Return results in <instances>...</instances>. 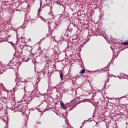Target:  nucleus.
<instances>
[{
  "label": "nucleus",
  "instance_id": "f257e3e1",
  "mask_svg": "<svg viewBox=\"0 0 128 128\" xmlns=\"http://www.w3.org/2000/svg\"><path fill=\"white\" fill-rule=\"evenodd\" d=\"M16 78H15V82H16V84L13 90H20L22 88H24V86H26V83L24 82H22V80L20 79V76L18 74L16 75Z\"/></svg>",
  "mask_w": 128,
  "mask_h": 128
},
{
  "label": "nucleus",
  "instance_id": "f03ea898",
  "mask_svg": "<svg viewBox=\"0 0 128 128\" xmlns=\"http://www.w3.org/2000/svg\"><path fill=\"white\" fill-rule=\"evenodd\" d=\"M60 104L64 110L68 108V110H72L74 108V106L76 104V100H73L70 103H66L65 105L64 102H60Z\"/></svg>",
  "mask_w": 128,
  "mask_h": 128
},
{
  "label": "nucleus",
  "instance_id": "7ed1b4c3",
  "mask_svg": "<svg viewBox=\"0 0 128 128\" xmlns=\"http://www.w3.org/2000/svg\"><path fill=\"white\" fill-rule=\"evenodd\" d=\"M32 100V97L30 96V94L29 93H27L24 94L23 96V98L22 100V102H30Z\"/></svg>",
  "mask_w": 128,
  "mask_h": 128
},
{
  "label": "nucleus",
  "instance_id": "20e7f679",
  "mask_svg": "<svg viewBox=\"0 0 128 128\" xmlns=\"http://www.w3.org/2000/svg\"><path fill=\"white\" fill-rule=\"evenodd\" d=\"M72 32V28H68L66 30L65 34H64V37H62V40H66V37L68 38L70 36V34Z\"/></svg>",
  "mask_w": 128,
  "mask_h": 128
},
{
  "label": "nucleus",
  "instance_id": "39448f33",
  "mask_svg": "<svg viewBox=\"0 0 128 128\" xmlns=\"http://www.w3.org/2000/svg\"><path fill=\"white\" fill-rule=\"evenodd\" d=\"M31 94L34 96H37V98H38V96H40V91L38 90V89H34L32 92Z\"/></svg>",
  "mask_w": 128,
  "mask_h": 128
},
{
  "label": "nucleus",
  "instance_id": "423d86ee",
  "mask_svg": "<svg viewBox=\"0 0 128 128\" xmlns=\"http://www.w3.org/2000/svg\"><path fill=\"white\" fill-rule=\"evenodd\" d=\"M48 104L46 102H44V103L42 104V108L43 110H46V108H48Z\"/></svg>",
  "mask_w": 128,
  "mask_h": 128
},
{
  "label": "nucleus",
  "instance_id": "0eeeda50",
  "mask_svg": "<svg viewBox=\"0 0 128 128\" xmlns=\"http://www.w3.org/2000/svg\"><path fill=\"white\" fill-rule=\"evenodd\" d=\"M18 112H22L24 110V108L22 106H18Z\"/></svg>",
  "mask_w": 128,
  "mask_h": 128
},
{
  "label": "nucleus",
  "instance_id": "6e6552de",
  "mask_svg": "<svg viewBox=\"0 0 128 128\" xmlns=\"http://www.w3.org/2000/svg\"><path fill=\"white\" fill-rule=\"evenodd\" d=\"M59 74H60V80H62V78L64 76V73H62V72H59Z\"/></svg>",
  "mask_w": 128,
  "mask_h": 128
},
{
  "label": "nucleus",
  "instance_id": "1a4fd4ad",
  "mask_svg": "<svg viewBox=\"0 0 128 128\" xmlns=\"http://www.w3.org/2000/svg\"><path fill=\"white\" fill-rule=\"evenodd\" d=\"M27 50H28L29 52H32V48L30 46H28L27 48Z\"/></svg>",
  "mask_w": 128,
  "mask_h": 128
},
{
  "label": "nucleus",
  "instance_id": "9d476101",
  "mask_svg": "<svg viewBox=\"0 0 128 128\" xmlns=\"http://www.w3.org/2000/svg\"><path fill=\"white\" fill-rule=\"evenodd\" d=\"M84 72H86V70L84 69H82L80 72V74H84Z\"/></svg>",
  "mask_w": 128,
  "mask_h": 128
},
{
  "label": "nucleus",
  "instance_id": "9b49d317",
  "mask_svg": "<svg viewBox=\"0 0 128 128\" xmlns=\"http://www.w3.org/2000/svg\"><path fill=\"white\" fill-rule=\"evenodd\" d=\"M44 22H45L46 24H48V28L50 30V22H48V21L46 20H45L44 21Z\"/></svg>",
  "mask_w": 128,
  "mask_h": 128
},
{
  "label": "nucleus",
  "instance_id": "f8f14e48",
  "mask_svg": "<svg viewBox=\"0 0 128 128\" xmlns=\"http://www.w3.org/2000/svg\"><path fill=\"white\" fill-rule=\"evenodd\" d=\"M121 44H124V46H128V41L124 42H122Z\"/></svg>",
  "mask_w": 128,
  "mask_h": 128
},
{
  "label": "nucleus",
  "instance_id": "ddd939ff",
  "mask_svg": "<svg viewBox=\"0 0 128 128\" xmlns=\"http://www.w3.org/2000/svg\"><path fill=\"white\" fill-rule=\"evenodd\" d=\"M11 100L14 101L15 100L16 98H14V95H11Z\"/></svg>",
  "mask_w": 128,
  "mask_h": 128
},
{
  "label": "nucleus",
  "instance_id": "4468645a",
  "mask_svg": "<svg viewBox=\"0 0 128 128\" xmlns=\"http://www.w3.org/2000/svg\"><path fill=\"white\" fill-rule=\"evenodd\" d=\"M56 4H59L60 6H62V4H60V2H58V1H56L55 2Z\"/></svg>",
  "mask_w": 128,
  "mask_h": 128
},
{
  "label": "nucleus",
  "instance_id": "2eb2a0df",
  "mask_svg": "<svg viewBox=\"0 0 128 128\" xmlns=\"http://www.w3.org/2000/svg\"><path fill=\"white\" fill-rule=\"evenodd\" d=\"M109 106L110 107V108H109V110H112V108H113L112 105L110 104V105Z\"/></svg>",
  "mask_w": 128,
  "mask_h": 128
},
{
  "label": "nucleus",
  "instance_id": "dca6fc26",
  "mask_svg": "<svg viewBox=\"0 0 128 128\" xmlns=\"http://www.w3.org/2000/svg\"><path fill=\"white\" fill-rule=\"evenodd\" d=\"M65 122H66V124H68V119H66V120H65Z\"/></svg>",
  "mask_w": 128,
  "mask_h": 128
},
{
  "label": "nucleus",
  "instance_id": "f3484780",
  "mask_svg": "<svg viewBox=\"0 0 128 128\" xmlns=\"http://www.w3.org/2000/svg\"><path fill=\"white\" fill-rule=\"evenodd\" d=\"M30 60H32V62L33 64H36V60L34 61V60H32V58H31Z\"/></svg>",
  "mask_w": 128,
  "mask_h": 128
},
{
  "label": "nucleus",
  "instance_id": "a211bd4d",
  "mask_svg": "<svg viewBox=\"0 0 128 128\" xmlns=\"http://www.w3.org/2000/svg\"><path fill=\"white\" fill-rule=\"evenodd\" d=\"M32 60V58H27L26 60H25V62H28V60Z\"/></svg>",
  "mask_w": 128,
  "mask_h": 128
},
{
  "label": "nucleus",
  "instance_id": "6ab92c4d",
  "mask_svg": "<svg viewBox=\"0 0 128 128\" xmlns=\"http://www.w3.org/2000/svg\"><path fill=\"white\" fill-rule=\"evenodd\" d=\"M42 0H40V8L42 6Z\"/></svg>",
  "mask_w": 128,
  "mask_h": 128
},
{
  "label": "nucleus",
  "instance_id": "aec40b11",
  "mask_svg": "<svg viewBox=\"0 0 128 128\" xmlns=\"http://www.w3.org/2000/svg\"><path fill=\"white\" fill-rule=\"evenodd\" d=\"M6 120H8V118H6V117H4V118H3L4 122H6Z\"/></svg>",
  "mask_w": 128,
  "mask_h": 128
},
{
  "label": "nucleus",
  "instance_id": "412c9836",
  "mask_svg": "<svg viewBox=\"0 0 128 128\" xmlns=\"http://www.w3.org/2000/svg\"><path fill=\"white\" fill-rule=\"evenodd\" d=\"M22 128H28V126H26V125L24 126Z\"/></svg>",
  "mask_w": 128,
  "mask_h": 128
},
{
  "label": "nucleus",
  "instance_id": "4be33fe9",
  "mask_svg": "<svg viewBox=\"0 0 128 128\" xmlns=\"http://www.w3.org/2000/svg\"><path fill=\"white\" fill-rule=\"evenodd\" d=\"M63 128H66V124L64 125V126H63Z\"/></svg>",
  "mask_w": 128,
  "mask_h": 128
},
{
  "label": "nucleus",
  "instance_id": "5701e85b",
  "mask_svg": "<svg viewBox=\"0 0 128 128\" xmlns=\"http://www.w3.org/2000/svg\"><path fill=\"white\" fill-rule=\"evenodd\" d=\"M10 42V44H11L12 46H14V43H12V42Z\"/></svg>",
  "mask_w": 128,
  "mask_h": 128
},
{
  "label": "nucleus",
  "instance_id": "b1692460",
  "mask_svg": "<svg viewBox=\"0 0 128 128\" xmlns=\"http://www.w3.org/2000/svg\"><path fill=\"white\" fill-rule=\"evenodd\" d=\"M4 128H8V124L7 123H6V126Z\"/></svg>",
  "mask_w": 128,
  "mask_h": 128
},
{
  "label": "nucleus",
  "instance_id": "393cba45",
  "mask_svg": "<svg viewBox=\"0 0 128 128\" xmlns=\"http://www.w3.org/2000/svg\"><path fill=\"white\" fill-rule=\"evenodd\" d=\"M41 20H44V21H45L46 20H44V18H41Z\"/></svg>",
  "mask_w": 128,
  "mask_h": 128
},
{
  "label": "nucleus",
  "instance_id": "a878e982",
  "mask_svg": "<svg viewBox=\"0 0 128 128\" xmlns=\"http://www.w3.org/2000/svg\"><path fill=\"white\" fill-rule=\"evenodd\" d=\"M8 66H12V65H10V63L8 64Z\"/></svg>",
  "mask_w": 128,
  "mask_h": 128
},
{
  "label": "nucleus",
  "instance_id": "bb28decb",
  "mask_svg": "<svg viewBox=\"0 0 128 128\" xmlns=\"http://www.w3.org/2000/svg\"><path fill=\"white\" fill-rule=\"evenodd\" d=\"M40 12V9L38 10V12Z\"/></svg>",
  "mask_w": 128,
  "mask_h": 128
},
{
  "label": "nucleus",
  "instance_id": "cd10ccee",
  "mask_svg": "<svg viewBox=\"0 0 128 128\" xmlns=\"http://www.w3.org/2000/svg\"><path fill=\"white\" fill-rule=\"evenodd\" d=\"M74 78H71V80H74Z\"/></svg>",
  "mask_w": 128,
  "mask_h": 128
},
{
  "label": "nucleus",
  "instance_id": "c85d7f7f",
  "mask_svg": "<svg viewBox=\"0 0 128 128\" xmlns=\"http://www.w3.org/2000/svg\"><path fill=\"white\" fill-rule=\"evenodd\" d=\"M38 124H42V122H38Z\"/></svg>",
  "mask_w": 128,
  "mask_h": 128
},
{
  "label": "nucleus",
  "instance_id": "c756f323",
  "mask_svg": "<svg viewBox=\"0 0 128 128\" xmlns=\"http://www.w3.org/2000/svg\"><path fill=\"white\" fill-rule=\"evenodd\" d=\"M110 80V78H108V80Z\"/></svg>",
  "mask_w": 128,
  "mask_h": 128
},
{
  "label": "nucleus",
  "instance_id": "7c9ffc66",
  "mask_svg": "<svg viewBox=\"0 0 128 128\" xmlns=\"http://www.w3.org/2000/svg\"><path fill=\"white\" fill-rule=\"evenodd\" d=\"M110 106H108V108H109V109H110Z\"/></svg>",
  "mask_w": 128,
  "mask_h": 128
},
{
  "label": "nucleus",
  "instance_id": "2f4dec72",
  "mask_svg": "<svg viewBox=\"0 0 128 128\" xmlns=\"http://www.w3.org/2000/svg\"><path fill=\"white\" fill-rule=\"evenodd\" d=\"M36 70L34 69V72H36Z\"/></svg>",
  "mask_w": 128,
  "mask_h": 128
},
{
  "label": "nucleus",
  "instance_id": "473e14b6",
  "mask_svg": "<svg viewBox=\"0 0 128 128\" xmlns=\"http://www.w3.org/2000/svg\"><path fill=\"white\" fill-rule=\"evenodd\" d=\"M40 72H37V74H38Z\"/></svg>",
  "mask_w": 128,
  "mask_h": 128
},
{
  "label": "nucleus",
  "instance_id": "72a5a7b5",
  "mask_svg": "<svg viewBox=\"0 0 128 128\" xmlns=\"http://www.w3.org/2000/svg\"><path fill=\"white\" fill-rule=\"evenodd\" d=\"M44 38H43L42 40H44Z\"/></svg>",
  "mask_w": 128,
  "mask_h": 128
},
{
  "label": "nucleus",
  "instance_id": "f704fd0d",
  "mask_svg": "<svg viewBox=\"0 0 128 128\" xmlns=\"http://www.w3.org/2000/svg\"><path fill=\"white\" fill-rule=\"evenodd\" d=\"M38 111L40 112V109L38 110Z\"/></svg>",
  "mask_w": 128,
  "mask_h": 128
},
{
  "label": "nucleus",
  "instance_id": "c9c22d12",
  "mask_svg": "<svg viewBox=\"0 0 128 128\" xmlns=\"http://www.w3.org/2000/svg\"><path fill=\"white\" fill-rule=\"evenodd\" d=\"M106 82H108V81H106V82H105V84H106Z\"/></svg>",
  "mask_w": 128,
  "mask_h": 128
},
{
  "label": "nucleus",
  "instance_id": "e433bc0d",
  "mask_svg": "<svg viewBox=\"0 0 128 128\" xmlns=\"http://www.w3.org/2000/svg\"><path fill=\"white\" fill-rule=\"evenodd\" d=\"M106 82H108V81H106V82H105V84H106Z\"/></svg>",
  "mask_w": 128,
  "mask_h": 128
},
{
  "label": "nucleus",
  "instance_id": "4c0bfd02",
  "mask_svg": "<svg viewBox=\"0 0 128 128\" xmlns=\"http://www.w3.org/2000/svg\"><path fill=\"white\" fill-rule=\"evenodd\" d=\"M42 74H44V73L43 72Z\"/></svg>",
  "mask_w": 128,
  "mask_h": 128
}]
</instances>
